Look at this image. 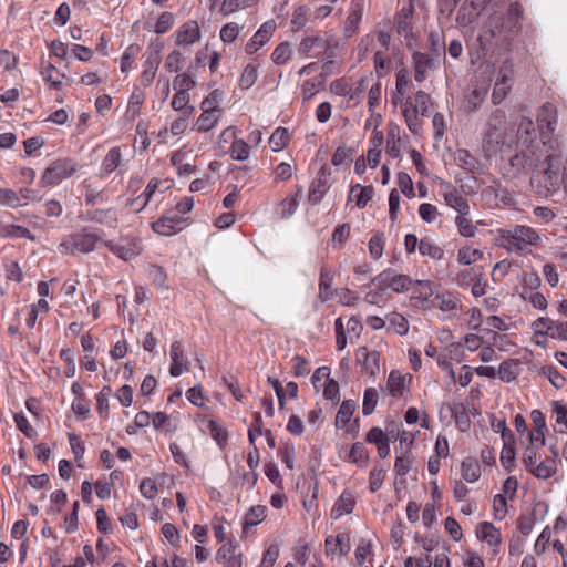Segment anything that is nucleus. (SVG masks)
Wrapping results in <instances>:
<instances>
[{"label":"nucleus","instance_id":"nucleus-20","mask_svg":"<svg viewBox=\"0 0 567 567\" xmlns=\"http://www.w3.org/2000/svg\"><path fill=\"white\" fill-rule=\"evenodd\" d=\"M327 190H328L327 176L324 174V171L321 169L310 186L309 195H308L309 202L313 205L319 204Z\"/></svg>","mask_w":567,"mask_h":567},{"label":"nucleus","instance_id":"nucleus-9","mask_svg":"<svg viewBox=\"0 0 567 567\" xmlns=\"http://www.w3.org/2000/svg\"><path fill=\"white\" fill-rule=\"evenodd\" d=\"M489 0H466L460 8L456 21L463 27L470 25L480 16Z\"/></svg>","mask_w":567,"mask_h":567},{"label":"nucleus","instance_id":"nucleus-26","mask_svg":"<svg viewBox=\"0 0 567 567\" xmlns=\"http://www.w3.org/2000/svg\"><path fill=\"white\" fill-rule=\"evenodd\" d=\"M513 239L520 240L523 244L536 245L539 240L538 234L528 226L518 225L513 231H507Z\"/></svg>","mask_w":567,"mask_h":567},{"label":"nucleus","instance_id":"nucleus-55","mask_svg":"<svg viewBox=\"0 0 567 567\" xmlns=\"http://www.w3.org/2000/svg\"><path fill=\"white\" fill-rule=\"evenodd\" d=\"M384 477H385L384 470L381 467L374 466L371 470L370 475H369V489L372 493L378 492L383 484Z\"/></svg>","mask_w":567,"mask_h":567},{"label":"nucleus","instance_id":"nucleus-23","mask_svg":"<svg viewBox=\"0 0 567 567\" xmlns=\"http://www.w3.org/2000/svg\"><path fill=\"white\" fill-rule=\"evenodd\" d=\"M374 194L372 186H362L355 184L350 188L349 200L355 196V204L359 208H363L371 199Z\"/></svg>","mask_w":567,"mask_h":567},{"label":"nucleus","instance_id":"nucleus-32","mask_svg":"<svg viewBox=\"0 0 567 567\" xmlns=\"http://www.w3.org/2000/svg\"><path fill=\"white\" fill-rule=\"evenodd\" d=\"M529 472L539 480H547L557 473L555 460H545L529 470Z\"/></svg>","mask_w":567,"mask_h":567},{"label":"nucleus","instance_id":"nucleus-31","mask_svg":"<svg viewBox=\"0 0 567 567\" xmlns=\"http://www.w3.org/2000/svg\"><path fill=\"white\" fill-rule=\"evenodd\" d=\"M159 64L158 54L151 53L144 63V71L141 75L143 85H150L155 78L157 66Z\"/></svg>","mask_w":567,"mask_h":567},{"label":"nucleus","instance_id":"nucleus-40","mask_svg":"<svg viewBox=\"0 0 567 567\" xmlns=\"http://www.w3.org/2000/svg\"><path fill=\"white\" fill-rule=\"evenodd\" d=\"M419 250L421 255L429 256L434 260H441L444 256V250L427 238L420 240Z\"/></svg>","mask_w":567,"mask_h":567},{"label":"nucleus","instance_id":"nucleus-39","mask_svg":"<svg viewBox=\"0 0 567 567\" xmlns=\"http://www.w3.org/2000/svg\"><path fill=\"white\" fill-rule=\"evenodd\" d=\"M431 97L424 91H417L415 93L414 100H408L405 102V106L410 109H415V111L420 112L422 115H425L429 110Z\"/></svg>","mask_w":567,"mask_h":567},{"label":"nucleus","instance_id":"nucleus-27","mask_svg":"<svg viewBox=\"0 0 567 567\" xmlns=\"http://www.w3.org/2000/svg\"><path fill=\"white\" fill-rule=\"evenodd\" d=\"M487 91L482 89H474L465 95L463 101V107L466 112L472 113L478 110V107L485 101Z\"/></svg>","mask_w":567,"mask_h":567},{"label":"nucleus","instance_id":"nucleus-59","mask_svg":"<svg viewBox=\"0 0 567 567\" xmlns=\"http://www.w3.org/2000/svg\"><path fill=\"white\" fill-rule=\"evenodd\" d=\"M41 74L44 81L50 82L55 89H58L61 85V81L59 79L60 73L56 70V68L51 63H48L47 65L43 64Z\"/></svg>","mask_w":567,"mask_h":567},{"label":"nucleus","instance_id":"nucleus-19","mask_svg":"<svg viewBox=\"0 0 567 567\" xmlns=\"http://www.w3.org/2000/svg\"><path fill=\"white\" fill-rule=\"evenodd\" d=\"M412 58L415 70L414 79L421 83L424 81L427 70L434 68L435 60L421 52H414Z\"/></svg>","mask_w":567,"mask_h":567},{"label":"nucleus","instance_id":"nucleus-51","mask_svg":"<svg viewBox=\"0 0 567 567\" xmlns=\"http://www.w3.org/2000/svg\"><path fill=\"white\" fill-rule=\"evenodd\" d=\"M196 82L193 80V78L187 73H182L175 76L173 81V87L175 91L179 92H186L188 93L189 90L195 87Z\"/></svg>","mask_w":567,"mask_h":567},{"label":"nucleus","instance_id":"nucleus-12","mask_svg":"<svg viewBox=\"0 0 567 567\" xmlns=\"http://www.w3.org/2000/svg\"><path fill=\"white\" fill-rule=\"evenodd\" d=\"M171 359L173 361L169 373L172 377H179L183 372L189 370V362L183 358V348L181 341H174L171 346Z\"/></svg>","mask_w":567,"mask_h":567},{"label":"nucleus","instance_id":"nucleus-24","mask_svg":"<svg viewBox=\"0 0 567 567\" xmlns=\"http://www.w3.org/2000/svg\"><path fill=\"white\" fill-rule=\"evenodd\" d=\"M357 409V403L353 400H344L336 416V426L346 429L349 424L351 416Z\"/></svg>","mask_w":567,"mask_h":567},{"label":"nucleus","instance_id":"nucleus-3","mask_svg":"<svg viewBox=\"0 0 567 567\" xmlns=\"http://www.w3.org/2000/svg\"><path fill=\"white\" fill-rule=\"evenodd\" d=\"M97 243H103L101 237L93 233H76L68 236L60 245L62 255L89 254L93 251Z\"/></svg>","mask_w":567,"mask_h":567},{"label":"nucleus","instance_id":"nucleus-1","mask_svg":"<svg viewBox=\"0 0 567 567\" xmlns=\"http://www.w3.org/2000/svg\"><path fill=\"white\" fill-rule=\"evenodd\" d=\"M509 165L514 175L533 171L530 184H536L537 193L543 196L554 195L561 186L567 193V166L560 173L561 150L557 138L543 141L539 145L517 146L516 153L511 157Z\"/></svg>","mask_w":567,"mask_h":567},{"label":"nucleus","instance_id":"nucleus-5","mask_svg":"<svg viewBox=\"0 0 567 567\" xmlns=\"http://www.w3.org/2000/svg\"><path fill=\"white\" fill-rule=\"evenodd\" d=\"M75 172L76 166L71 159H56L49 167H47L40 183L42 186H53L59 184L64 178L70 177Z\"/></svg>","mask_w":567,"mask_h":567},{"label":"nucleus","instance_id":"nucleus-34","mask_svg":"<svg viewBox=\"0 0 567 567\" xmlns=\"http://www.w3.org/2000/svg\"><path fill=\"white\" fill-rule=\"evenodd\" d=\"M481 476V466L475 458L467 457L462 462V477L470 482H476Z\"/></svg>","mask_w":567,"mask_h":567},{"label":"nucleus","instance_id":"nucleus-14","mask_svg":"<svg viewBox=\"0 0 567 567\" xmlns=\"http://www.w3.org/2000/svg\"><path fill=\"white\" fill-rule=\"evenodd\" d=\"M414 13V4L409 3L404 6L395 17V25L399 34H403L409 38L412 34V17Z\"/></svg>","mask_w":567,"mask_h":567},{"label":"nucleus","instance_id":"nucleus-56","mask_svg":"<svg viewBox=\"0 0 567 567\" xmlns=\"http://www.w3.org/2000/svg\"><path fill=\"white\" fill-rule=\"evenodd\" d=\"M3 236L6 237H16V238H28L30 240H34V236L30 233V230L23 226L18 225H9L3 228Z\"/></svg>","mask_w":567,"mask_h":567},{"label":"nucleus","instance_id":"nucleus-2","mask_svg":"<svg viewBox=\"0 0 567 567\" xmlns=\"http://www.w3.org/2000/svg\"><path fill=\"white\" fill-rule=\"evenodd\" d=\"M512 131L505 111L496 109L487 118L483 141L489 146L504 144Z\"/></svg>","mask_w":567,"mask_h":567},{"label":"nucleus","instance_id":"nucleus-44","mask_svg":"<svg viewBox=\"0 0 567 567\" xmlns=\"http://www.w3.org/2000/svg\"><path fill=\"white\" fill-rule=\"evenodd\" d=\"M483 258V251L470 247H463L457 251V261L462 265H471Z\"/></svg>","mask_w":567,"mask_h":567},{"label":"nucleus","instance_id":"nucleus-53","mask_svg":"<svg viewBox=\"0 0 567 567\" xmlns=\"http://www.w3.org/2000/svg\"><path fill=\"white\" fill-rule=\"evenodd\" d=\"M176 225L172 223L169 216H163L153 224V229L164 236H169L176 231Z\"/></svg>","mask_w":567,"mask_h":567},{"label":"nucleus","instance_id":"nucleus-54","mask_svg":"<svg viewBox=\"0 0 567 567\" xmlns=\"http://www.w3.org/2000/svg\"><path fill=\"white\" fill-rule=\"evenodd\" d=\"M176 225L172 223L169 216H163L153 224V229L164 236H169L176 231Z\"/></svg>","mask_w":567,"mask_h":567},{"label":"nucleus","instance_id":"nucleus-15","mask_svg":"<svg viewBox=\"0 0 567 567\" xmlns=\"http://www.w3.org/2000/svg\"><path fill=\"white\" fill-rule=\"evenodd\" d=\"M380 278L385 288H390L396 293L406 292L413 285V280L408 275L390 276L389 274H382Z\"/></svg>","mask_w":567,"mask_h":567},{"label":"nucleus","instance_id":"nucleus-58","mask_svg":"<svg viewBox=\"0 0 567 567\" xmlns=\"http://www.w3.org/2000/svg\"><path fill=\"white\" fill-rule=\"evenodd\" d=\"M208 430L213 439L218 443L219 446H224L227 442V431L220 426L216 421H209Z\"/></svg>","mask_w":567,"mask_h":567},{"label":"nucleus","instance_id":"nucleus-21","mask_svg":"<svg viewBox=\"0 0 567 567\" xmlns=\"http://www.w3.org/2000/svg\"><path fill=\"white\" fill-rule=\"evenodd\" d=\"M443 197L446 205L458 212L460 215L466 216L470 213L467 200L455 188L451 187L450 190L444 192Z\"/></svg>","mask_w":567,"mask_h":567},{"label":"nucleus","instance_id":"nucleus-33","mask_svg":"<svg viewBox=\"0 0 567 567\" xmlns=\"http://www.w3.org/2000/svg\"><path fill=\"white\" fill-rule=\"evenodd\" d=\"M454 159L460 167H462L471 173L476 172L478 168L477 159L467 150H464V148L457 150L455 152Z\"/></svg>","mask_w":567,"mask_h":567},{"label":"nucleus","instance_id":"nucleus-61","mask_svg":"<svg viewBox=\"0 0 567 567\" xmlns=\"http://www.w3.org/2000/svg\"><path fill=\"white\" fill-rule=\"evenodd\" d=\"M398 185L400 190L409 198L414 197L413 182L409 174L400 172L398 174Z\"/></svg>","mask_w":567,"mask_h":567},{"label":"nucleus","instance_id":"nucleus-62","mask_svg":"<svg viewBox=\"0 0 567 567\" xmlns=\"http://www.w3.org/2000/svg\"><path fill=\"white\" fill-rule=\"evenodd\" d=\"M297 207H298L297 196L287 197L280 202L278 210H279L281 218H288L296 212Z\"/></svg>","mask_w":567,"mask_h":567},{"label":"nucleus","instance_id":"nucleus-36","mask_svg":"<svg viewBox=\"0 0 567 567\" xmlns=\"http://www.w3.org/2000/svg\"><path fill=\"white\" fill-rule=\"evenodd\" d=\"M333 276L326 268H322L320 271V282H319V298L322 301L330 300L332 298V285Z\"/></svg>","mask_w":567,"mask_h":567},{"label":"nucleus","instance_id":"nucleus-7","mask_svg":"<svg viewBox=\"0 0 567 567\" xmlns=\"http://www.w3.org/2000/svg\"><path fill=\"white\" fill-rule=\"evenodd\" d=\"M337 45L338 42L333 39H324L320 35H307L299 43L298 51L306 56H311L315 49H323L327 56L332 58L333 53L331 49Z\"/></svg>","mask_w":567,"mask_h":567},{"label":"nucleus","instance_id":"nucleus-25","mask_svg":"<svg viewBox=\"0 0 567 567\" xmlns=\"http://www.w3.org/2000/svg\"><path fill=\"white\" fill-rule=\"evenodd\" d=\"M432 305L441 311L447 312L458 308V300L454 293L446 291L441 295H436L432 300Z\"/></svg>","mask_w":567,"mask_h":567},{"label":"nucleus","instance_id":"nucleus-6","mask_svg":"<svg viewBox=\"0 0 567 567\" xmlns=\"http://www.w3.org/2000/svg\"><path fill=\"white\" fill-rule=\"evenodd\" d=\"M537 124L542 140L555 138L553 135L558 123V110L549 102L544 103L537 112Z\"/></svg>","mask_w":567,"mask_h":567},{"label":"nucleus","instance_id":"nucleus-43","mask_svg":"<svg viewBox=\"0 0 567 567\" xmlns=\"http://www.w3.org/2000/svg\"><path fill=\"white\" fill-rule=\"evenodd\" d=\"M379 399V392L375 388H368L364 391L362 413L363 415H370L373 413Z\"/></svg>","mask_w":567,"mask_h":567},{"label":"nucleus","instance_id":"nucleus-29","mask_svg":"<svg viewBox=\"0 0 567 567\" xmlns=\"http://www.w3.org/2000/svg\"><path fill=\"white\" fill-rule=\"evenodd\" d=\"M416 287L413 289L411 299L421 302L427 301L434 293V282L431 280H415L413 281Z\"/></svg>","mask_w":567,"mask_h":567},{"label":"nucleus","instance_id":"nucleus-47","mask_svg":"<svg viewBox=\"0 0 567 567\" xmlns=\"http://www.w3.org/2000/svg\"><path fill=\"white\" fill-rule=\"evenodd\" d=\"M513 75H514V64L511 60L506 59L498 71V78L496 83H502V85H507L512 89L513 85Z\"/></svg>","mask_w":567,"mask_h":567},{"label":"nucleus","instance_id":"nucleus-42","mask_svg":"<svg viewBox=\"0 0 567 567\" xmlns=\"http://www.w3.org/2000/svg\"><path fill=\"white\" fill-rule=\"evenodd\" d=\"M258 0H224L220 7L223 16H228L239 10H244L257 3Z\"/></svg>","mask_w":567,"mask_h":567},{"label":"nucleus","instance_id":"nucleus-35","mask_svg":"<svg viewBox=\"0 0 567 567\" xmlns=\"http://www.w3.org/2000/svg\"><path fill=\"white\" fill-rule=\"evenodd\" d=\"M386 388L392 396H401L405 389V375L399 371H391L386 382Z\"/></svg>","mask_w":567,"mask_h":567},{"label":"nucleus","instance_id":"nucleus-52","mask_svg":"<svg viewBox=\"0 0 567 567\" xmlns=\"http://www.w3.org/2000/svg\"><path fill=\"white\" fill-rule=\"evenodd\" d=\"M188 102H189L188 93L176 91V94L174 95L173 101H172V106L176 111L185 110V114L190 115L194 107L193 106L187 107Z\"/></svg>","mask_w":567,"mask_h":567},{"label":"nucleus","instance_id":"nucleus-38","mask_svg":"<svg viewBox=\"0 0 567 567\" xmlns=\"http://www.w3.org/2000/svg\"><path fill=\"white\" fill-rule=\"evenodd\" d=\"M121 161L122 154L120 147L111 148L102 162V172L111 174L120 166Z\"/></svg>","mask_w":567,"mask_h":567},{"label":"nucleus","instance_id":"nucleus-45","mask_svg":"<svg viewBox=\"0 0 567 567\" xmlns=\"http://www.w3.org/2000/svg\"><path fill=\"white\" fill-rule=\"evenodd\" d=\"M290 58L291 49L288 42L279 43L271 54V60L277 65L286 64L290 60Z\"/></svg>","mask_w":567,"mask_h":567},{"label":"nucleus","instance_id":"nucleus-63","mask_svg":"<svg viewBox=\"0 0 567 567\" xmlns=\"http://www.w3.org/2000/svg\"><path fill=\"white\" fill-rule=\"evenodd\" d=\"M455 224L458 228V233L464 237H473L476 231V227L465 216L461 215L455 218Z\"/></svg>","mask_w":567,"mask_h":567},{"label":"nucleus","instance_id":"nucleus-22","mask_svg":"<svg viewBox=\"0 0 567 567\" xmlns=\"http://www.w3.org/2000/svg\"><path fill=\"white\" fill-rule=\"evenodd\" d=\"M362 0H353L351 11L347 17L344 32L347 37H351L357 32L359 22L362 18Z\"/></svg>","mask_w":567,"mask_h":567},{"label":"nucleus","instance_id":"nucleus-10","mask_svg":"<svg viewBox=\"0 0 567 567\" xmlns=\"http://www.w3.org/2000/svg\"><path fill=\"white\" fill-rule=\"evenodd\" d=\"M216 560L223 567H241L243 566V554L238 550V547L231 542L224 544L216 554Z\"/></svg>","mask_w":567,"mask_h":567},{"label":"nucleus","instance_id":"nucleus-8","mask_svg":"<svg viewBox=\"0 0 567 567\" xmlns=\"http://www.w3.org/2000/svg\"><path fill=\"white\" fill-rule=\"evenodd\" d=\"M276 30V22L274 20L266 21L258 31L254 34L250 41L245 47L247 54L256 53L262 48L272 37Z\"/></svg>","mask_w":567,"mask_h":567},{"label":"nucleus","instance_id":"nucleus-46","mask_svg":"<svg viewBox=\"0 0 567 567\" xmlns=\"http://www.w3.org/2000/svg\"><path fill=\"white\" fill-rule=\"evenodd\" d=\"M257 78H258V66L252 63L247 64L243 71L240 80H239L240 87L246 89V90L251 87L255 84Z\"/></svg>","mask_w":567,"mask_h":567},{"label":"nucleus","instance_id":"nucleus-50","mask_svg":"<svg viewBox=\"0 0 567 567\" xmlns=\"http://www.w3.org/2000/svg\"><path fill=\"white\" fill-rule=\"evenodd\" d=\"M230 156L236 161H245L249 156V146L243 140H236L230 147Z\"/></svg>","mask_w":567,"mask_h":567},{"label":"nucleus","instance_id":"nucleus-37","mask_svg":"<svg viewBox=\"0 0 567 567\" xmlns=\"http://www.w3.org/2000/svg\"><path fill=\"white\" fill-rule=\"evenodd\" d=\"M290 141V134L287 128L278 127L271 134L269 138L270 147L274 152H279L284 150Z\"/></svg>","mask_w":567,"mask_h":567},{"label":"nucleus","instance_id":"nucleus-11","mask_svg":"<svg viewBox=\"0 0 567 567\" xmlns=\"http://www.w3.org/2000/svg\"><path fill=\"white\" fill-rule=\"evenodd\" d=\"M539 145L534 122L529 117H522L517 128V145Z\"/></svg>","mask_w":567,"mask_h":567},{"label":"nucleus","instance_id":"nucleus-4","mask_svg":"<svg viewBox=\"0 0 567 567\" xmlns=\"http://www.w3.org/2000/svg\"><path fill=\"white\" fill-rule=\"evenodd\" d=\"M218 91L215 90L200 104L202 114L197 118L196 126L199 132L210 131L217 123L220 110L217 102Z\"/></svg>","mask_w":567,"mask_h":567},{"label":"nucleus","instance_id":"nucleus-48","mask_svg":"<svg viewBox=\"0 0 567 567\" xmlns=\"http://www.w3.org/2000/svg\"><path fill=\"white\" fill-rule=\"evenodd\" d=\"M388 321L390 324L394 328V331L404 336L409 331V322L405 319L404 316L398 312H392L386 316Z\"/></svg>","mask_w":567,"mask_h":567},{"label":"nucleus","instance_id":"nucleus-16","mask_svg":"<svg viewBox=\"0 0 567 567\" xmlns=\"http://www.w3.org/2000/svg\"><path fill=\"white\" fill-rule=\"evenodd\" d=\"M326 554L346 556L350 551L349 536L346 534L337 535L336 537L329 536L324 542Z\"/></svg>","mask_w":567,"mask_h":567},{"label":"nucleus","instance_id":"nucleus-64","mask_svg":"<svg viewBox=\"0 0 567 567\" xmlns=\"http://www.w3.org/2000/svg\"><path fill=\"white\" fill-rule=\"evenodd\" d=\"M553 412L556 413V422L565 426L559 430L560 433H567V406L558 401L553 402Z\"/></svg>","mask_w":567,"mask_h":567},{"label":"nucleus","instance_id":"nucleus-13","mask_svg":"<svg viewBox=\"0 0 567 567\" xmlns=\"http://www.w3.org/2000/svg\"><path fill=\"white\" fill-rule=\"evenodd\" d=\"M357 359L371 375H375L379 372L380 353L378 351H369L367 347H361L357 351Z\"/></svg>","mask_w":567,"mask_h":567},{"label":"nucleus","instance_id":"nucleus-30","mask_svg":"<svg viewBox=\"0 0 567 567\" xmlns=\"http://www.w3.org/2000/svg\"><path fill=\"white\" fill-rule=\"evenodd\" d=\"M266 511L267 507L264 505L251 506L245 515L244 532L249 527L260 524L266 518Z\"/></svg>","mask_w":567,"mask_h":567},{"label":"nucleus","instance_id":"nucleus-17","mask_svg":"<svg viewBox=\"0 0 567 567\" xmlns=\"http://www.w3.org/2000/svg\"><path fill=\"white\" fill-rule=\"evenodd\" d=\"M476 536L489 546H498L502 543L501 532L489 522H482L477 525Z\"/></svg>","mask_w":567,"mask_h":567},{"label":"nucleus","instance_id":"nucleus-60","mask_svg":"<svg viewBox=\"0 0 567 567\" xmlns=\"http://www.w3.org/2000/svg\"><path fill=\"white\" fill-rule=\"evenodd\" d=\"M369 458L368 451L363 443L357 442L352 445L350 453H349V460L353 463H360V462H367Z\"/></svg>","mask_w":567,"mask_h":567},{"label":"nucleus","instance_id":"nucleus-28","mask_svg":"<svg viewBox=\"0 0 567 567\" xmlns=\"http://www.w3.org/2000/svg\"><path fill=\"white\" fill-rule=\"evenodd\" d=\"M354 498L349 493H343L337 499L336 504L332 507L331 515L333 518H339L343 514H350L354 507Z\"/></svg>","mask_w":567,"mask_h":567},{"label":"nucleus","instance_id":"nucleus-18","mask_svg":"<svg viewBox=\"0 0 567 567\" xmlns=\"http://www.w3.org/2000/svg\"><path fill=\"white\" fill-rule=\"evenodd\" d=\"M200 39V30L196 21L185 22L177 31L176 43L193 44Z\"/></svg>","mask_w":567,"mask_h":567},{"label":"nucleus","instance_id":"nucleus-57","mask_svg":"<svg viewBox=\"0 0 567 567\" xmlns=\"http://www.w3.org/2000/svg\"><path fill=\"white\" fill-rule=\"evenodd\" d=\"M140 50H141L140 45H136V44H131L125 50V52L123 53V55L121 58V71L123 73L127 72L131 69L133 61L135 59V55L140 52Z\"/></svg>","mask_w":567,"mask_h":567},{"label":"nucleus","instance_id":"nucleus-41","mask_svg":"<svg viewBox=\"0 0 567 567\" xmlns=\"http://www.w3.org/2000/svg\"><path fill=\"white\" fill-rule=\"evenodd\" d=\"M90 214V219L100 224H105L111 227L115 226L117 221L116 212L114 209H95Z\"/></svg>","mask_w":567,"mask_h":567},{"label":"nucleus","instance_id":"nucleus-49","mask_svg":"<svg viewBox=\"0 0 567 567\" xmlns=\"http://www.w3.org/2000/svg\"><path fill=\"white\" fill-rule=\"evenodd\" d=\"M402 113L409 130L414 134H417L421 130V121L417 116L420 112L415 111V109H410L404 105Z\"/></svg>","mask_w":567,"mask_h":567}]
</instances>
